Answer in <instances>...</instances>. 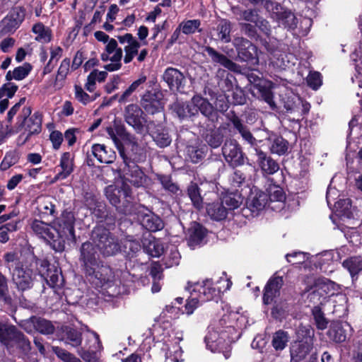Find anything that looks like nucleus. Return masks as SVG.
Wrapping results in <instances>:
<instances>
[{"mask_svg": "<svg viewBox=\"0 0 362 362\" xmlns=\"http://www.w3.org/2000/svg\"><path fill=\"white\" fill-rule=\"evenodd\" d=\"M3 260L18 291H25L33 288L37 272L50 288H62L64 286L59 263L51 264L47 258H39L33 252L25 255L16 251L7 252L4 255Z\"/></svg>", "mask_w": 362, "mask_h": 362, "instance_id": "1", "label": "nucleus"}, {"mask_svg": "<svg viewBox=\"0 0 362 362\" xmlns=\"http://www.w3.org/2000/svg\"><path fill=\"white\" fill-rule=\"evenodd\" d=\"M229 107V102L224 97L216 98L214 105L207 98L196 94L189 101L176 100L171 105L170 109L181 121L194 122L200 113L215 127Z\"/></svg>", "mask_w": 362, "mask_h": 362, "instance_id": "2", "label": "nucleus"}, {"mask_svg": "<svg viewBox=\"0 0 362 362\" xmlns=\"http://www.w3.org/2000/svg\"><path fill=\"white\" fill-rule=\"evenodd\" d=\"M78 259L85 276L95 287L106 289L112 286L115 272L110 265L100 259L92 243H82Z\"/></svg>", "mask_w": 362, "mask_h": 362, "instance_id": "3", "label": "nucleus"}, {"mask_svg": "<svg viewBox=\"0 0 362 362\" xmlns=\"http://www.w3.org/2000/svg\"><path fill=\"white\" fill-rule=\"evenodd\" d=\"M105 194L110 204L116 211L123 215H131L134 212L135 204L132 188L125 182L120 187L108 185L105 188Z\"/></svg>", "mask_w": 362, "mask_h": 362, "instance_id": "4", "label": "nucleus"}, {"mask_svg": "<svg viewBox=\"0 0 362 362\" xmlns=\"http://www.w3.org/2000/svg\"><path fill=\"white\" fill-rule=\"evenodd\" d=\"M235 332L236 330L233 326L209 328L204 337L206 348L214 353H223L227 358L230 344L235 341L233 334Z\"/></svg>", "mask_w": 362, "mask_h": 362, "instance_id": "5", "label": "nucleus"}, {"mask_svg": "<svg viewBox=\"0 0 362 362\" xmlns=\"http://www.w3.org/2000/svg\"><path fill=\"white\" fill-rule=\"evenodd\" d=\"M0 343L9 353L20 350L28 353L31 350L28 338L15 325L3 323L0 321Z\"/></svg>", "mask_w": 362, "mask_h": 362, "instance_id": "6", "label": "nucleus"}, {"mask_svg": "<svg viewBox=\"0 0 362 362\" xmlns=\"http://www.w3.org/2000/svg\"><path fill=\"white\" fill-rule=\"evenodd\" d=\"M315 331L310 325H300L296 331V339L290 346L292 362H300L305 358L313 349Z\"/></svg>", "mask_w": 362, "mask_h": 362, "instance_id": "7", "label": "nucleus"}, {"mask_svg": "<svg viewBox=\"0 0 362 362\" xmlns=\"http://www.w3.org/2000/svg\"><path fill=\"white\" fill-rule=\"evenodd\" d=\"M30 106H24L21 112L17 116L15 124V132L18 133L22 129L27 132L23 141H29L33 136L38 135L42 129V113L35 111L32 114Z\"/></svg>", "mask_w": 362, "mask_h": 362, "instance_id": "8", "label": "nucleus"}, {"mask_svg": "<svg viewBox=\"0 0 362 362\" xmlns=\"http://www.w3.org/2000/svg\"><path fill=\"white\" fill-rule=\"evenodd\" d=\"M91 239L104 257L115 256L121 251L117 238L104 224L96 225L91 233Z\"/></svg>", "mask_w": 362, "mask_h": 362, "instance_id": "9", "label": "nucleus"}, {"mask_svg": "<svg viewBox=\"0 0 362 362\" xmlns=\"http://www.w3.org/2000/svg\"><path fill=\"white\" fill-rule=\"evenodd\" d=\"M125 166L144 163L146 159V151L137 142L134 136H127L117 148Z\"/></svg>", "mask_w": 362, "mask_h": 362, "instance_id": "10", "label": "nucleus"}, {"mask_svg": "<svg viewBox=\"0 0 362 362\" xmlns=\"http://www.w3.org/2000/svg\"><path fill=\"white\" fill-rule=\"evenodd\" d=\"M266 10L270 13L271 18L274 20L279 26H282L287 30H294L298 25V18L294 12L278 2L267 0L264 3Z\"/></svg>", "mask_w": 362, "mask_h": 362, "instance_id": "11", "label": "nucleus"}, {"mask_svg": "<svg viewBox=\"0 0 362 362\" xmlns=\"http://www.w3.org/2000/svg\"><path fill=\"white\" fill-rule=\"evenodd\" d=\"M233 44L240 62L247 63L250 67L259 65L258 48L251 41L240 37L235 38Z\"/></svg>", "mask_w": 362, "mask_h": 362, "instance_id": "12", "label": "nucleus"}, {"mask_svg": "<svg viewBox=\"0 0 362 362\" xmlns=\"http://www.w3.org/2000/svg\"><path fill=\"white\" fill-rule=\"evenodd\" d=\"M186 289L192 295L197 293L203 303L211 300L217 302L221 293V289L215 286L211 279H206L202 283L188 281Z\"/></svg>", "mask_w": 362, "mask_h": 362, "instance_id": "13", "label": "nucleus"}, {"mask_svg": "<svg viewBox=\"0 0 362 362\" xmlns=\"http://www.w3.org/2000/svg\"><path fill=\"white\" fill-rule=\"evenodd\" d=\"M221 151L226 162L233 168L243 165L245 160H248L241 145L235 139H227L222 146Z\"/></svg>", "mask_w": 362, "mask_h": 362, "instance_id": "14", "label": "nucleus"}, {"mask_svg": "<svg viewBox=\"0 0 362 362\" xmlns=\"http://www.w3.org/2000/svg\"><path fill=\"white\" fill-rule=\"evenodd\" d=\"M125 122L133 127L137 134H143L147 124L145 112L136 104H129L124 108Z\"/></svg>", "mask_w": 362, "mask_h": 362, "instance_id": "15", "label": "nucleus"}, {"mask_svg": "<svg viewBox=\"0 0 362 362\" xmlns=\"http://www.w3.org/2000/svg\"><path fill=\"white\" fill-rule=\"evenodd\" d=\"M25 13L23 6L13 7L0 22L1 33L4 35L13 33L23 22Z\"/></svg>", "mask_w": 362, "mask_h": 362, "instance_id": "16", "label": "nucleus"}, {"mask_svg": "<svg viewBox=\"0 0 362 362\" xmlns=\"http://www.w3.org/2000/svg\"><path fill=\"white\" fill-rule=\"evenodd\" d=\"M141 105L146 114L160 115L165 117L164 103L160 92L146 91L141 99Z\"/></svg>", "mask_w": 362, "mask_h": 362, "instance_id": "17", "label": "nucleus"}, {"mask_svg": "<svg viewBox=\"0 0 362 362\" xmlns=\"http://www.w3.org/2000/svg\"><path fill=\"white\" fill-rule=\"evenodd\" d=\"M56 337L67 345L79 348L83 344L82 332L71 325H62L57 327Z\"/></svg>", "mask_w": 362, "mask_h": 362, "instance_id": "18", "label": "nucleus"}, {"mask_svg": "<svg viewBox=\"0 0 362 362\" xmlns=\"http://www.w3.org/2000/svg\"><path fill=\"white\" fill-rule=\"evenodd\" d=\"M75 216L72 211L67 209L62 211L58 221L59 234L64 235L67 241L76 243Z\"/></svg>", "mask_w": 362, "mask_h": 362, "instance_id": "19", "label": "nucleus"}, {"mask_svg": "<svg viewBox=\"0 0 362 362\" xmlns=\"http://www.w3.org/2000/svg\"><path fill=\"white\" fill-rule=\"evenodd\" d=\"M204 52L210 57L211 61L214 64H219L229 71L233 72H240V66L233 62L225 54L216 51L210 46L204 47Z\"/></svg>", "mask_w": 362, "mask_h": 362, "instance_id": "20", "label": "nucleus"}, {"mask_svg": "<svg viewBox=\"0 0 362 362\" xmlns=\"http://www.w3.org/2000/svg\"><path fill=\"white\" fill-rule=\"evenodd\" d=\"M171 90L181 92L185 88V77L182 72L174 67H168L162 76Z\"/></svg>", "mask_w": 362, "mask_h": 362, "instance_id": "21", "label": "nucleus"}, {"mask_svg": "<svg viewBox=\"0 0 362 362\" xmlns=\"http://www.w3.org/2000/svg\"><path fill=\"white\" fill-rule=\"evenodd\" d=\"M255 155L257 156L256 163L263 174L274 175L279 170V165L276 160L260 148H256Z\"/></svg>", "mask_w": 362, "mask_h": 362, "instance_id": "22", "label": "nucleus"}, {"mask_svg": "<svg viewBox=\"0 0 362 362\" xmlns=\"http://www.w3.org/2000/svg\"><path fill=\"white\" fill-rule=\"evenodd\" d=\"M283 285L284 279L282 276L271 277L264 288L263 303L265 305L271 304L274 299L279 296Z\"/></svg>", "mask_w": 362, "mask_h": 362, "instance_id": "23", "label": "nucleus"}, {"mask_svg": "<svg viewBox=\"0 0 362 362\" xmlns=\"http://www.w3.org/2000/svg\"><path fill=\"white\" fill-rule=\"evenodd\" d=\"M125 180L131 183L136 187L143 186L148 179V176L144 173L138 164L125 166Z\"/></svg>", "mask_w": 362, "mask_h": 362, "instance_id": "24", "label": "nucleus"}, {"mask_svg": "<svg viewBox=\"0 0 362 362\" xmlns=\"http://www.w3.org/2000/svg\"><path fill=\"white\" fill-rule=\"evenodd\" d=\"M91 154L100 163L110 164L116 158L115 151L105 144H94L91 146Z\"/></svg>", "mask_w": 362, "mask_h": 362, "instance_id": "25", "label": "nucleus"}, {"mask_svg": "<svg viewBox=\"0 0 362 362\" xmlns=\"http://www.w3.org/2000/svg\"><path fill=\"white\" fill-rule=\"evenodd\" d=\"M87 340L88 341H93V345L88 344L86 341L84 344L79 346L80 349L78 351V353L85 361L91 362L95 358V353L100 343L99 335L98 334L90 335L87 338Z\"/></svg>", "mask_w": 362, "mask_h": 362, "instance_id": "26", "label": "nucleus"}, {"mask_svg": "<svg viewBox=\"0 0 362 362\" xmlns=\"http://www.w3.org/2000/svg\"><path fill=\"white\" fill-rule=\"evenodd\" d=\"M207 234V230L201 223L194 222L188 229L187 245L191 248L199 245Z\"/></svg>", "mask_w": 362, "mask_h": 362, "instance_id": "27", "label": "nucleus"}, {"mask_svg": "<svg viewBox=\"0 0 362 362\" xmlns=\"http://www.w3.org/2000/svg\"><path fill=\"white\" fill-rule=\"evenodd\" d=\"M140 221L141 226L150 232L159 231L164 227V223L161 218L151 211L142 214Z\"/></svg>", "mask_w": 362, "mask_h": 362, "instance_id": "28", "label": "nucleus"}, {"mask_svg": "<svg viewBox=\"0 0 362 362\" xmlns=\"http://www.w3.org/2000/svg\"><path fill=\"white\" fill-rule=\"evenodd\" d=\"M28 320L39 333L44 335L56 334L57 327L52 321L35 315L31 316Z\"/></svg>", "mask_w": 362, "mask_h": 362, "instance_id": "29", "label": "nucleus"}, {"mask_svg": "<svg viewBox=\"0 0 362 362\" xmlns=\"http://www.w3.org/2000/svg\"><path fill=\"white\" fill-rule=\"evenodd\" d=\"M269 150L273 154L286 155L289 148L288 141L281 135L272 134L269 137Z\"/></svg>", "mask_w": 362, "mask_h": 362, "instance_id": "30", "label": "nucleus"}, {"mask_svg": "<svg viewBox=\"0 0 362 362\" xmlns=\"http://www.w3.org/2000/svg\"><path fill=\"white\" fill-rule=\"evenodd\" d=\"M59 166L62 168V171L54 176V180H64L73 173L74 158H71L70 152H64L62 154Z\"/></svg>", "mask_w": 362, "mask_h": 362, "instance_id": "31", "label": "nucleus"}, {"mask_svg": "<svg viewBox=\"0 0 362 362\" xmlns=\"http://www.w3.org/2000/svg\"><path fill=\"white\" fill-rule=\"evenodd\" d=\"M327 336L333 342L340 344L346 339V330L341 322L334 321L329 327Z\"/></svg>", "mask_w": 362, "mask_h": 362, "instance_id": "32", "label": "nucleus"}, {"mask_svg": "<svg viewBox=\"0 0 362 362\" xmlns=\"http://www.w3.org/2000/svg\"><path fill=\"white\" fill-rule=\"evenodd\" d=\"M229 126V123L220 126L218 129H211L206 134L204 140L206 144L212 148L220 147L224 139V136L221 132V129H226Z\"/></svg>", "mask_w": 362, "mask_h": 362, "instance_id": "33", "label": "nucleus"}, {"mask_svg": "<svg viewBox=\"0 0 362 362\" xmlns=\"http://www.w3.org/2000/svg\"><path fill=\"white\" fill-rule=\"evenodd\" d=\"M206 210L211 219L216 221H221L226 218L228 211L226 207L220 202H212L206 204Z\"/></svg>", "mask_w": 362, "mask_h": 362, "instance_id": "34", "label": "nucleus"}, {"mask_svg": "<svg viewBox=\"0 0 362 362\" xmlns=\"http://www.w3.org/2000/svg\"><path fill=\"white\" fill-rule=\"evenodd\" d=\"M269 208L274 209L276 207L282 208L286 200V194L281 187L275 186L269 190Z\"/></svg>", "mask_w": 362, "mask_h": 362, "instance_id": "35", "label": "nucleus"}, {"mask_svg": "<svg viewBox=\"0 0 362 362\" xmlns=\"http://www.w3.org/2000/svg\"><path fill=\"white\" fill-rule=\"evenodd\" d=\"M32 31L37 35L35 40L39 42L45 44L51 42L52 40V30L49 27H46L41 22L34 24Z\"/></svg>", "mask_w": 362, "mask_h": 362, "instance_id": "36", "label": "nucleus"}, {"mask_svg": "<svg viewBox=\"0 0 362 362\" xmlns=\"http://www.w3.org/2000/svg\"><path fill=\"white\" fill-rule=\"evenodd\" d=\"M151 136L159 148H165L170 145L172 139L166 129L158 127L151 133Z\"/></svg>", "mask_w": 362, "mask_h": 362, "instance_id": "37", "label": "nucleus"}, {"mask_svg": "<svg viewBox=\"0 0 362 362\" xmlns=\"http://www.w3.org/2000/svg\"><path fill=\"white\" fill-rule=\"evenodd\" d=\"M31 228L36 235L45 240L54 238L53 232L51 230L49 226L44 221H39L37 219L33 220L31 223Z\"/></svg>", "mask_w": 362, "mask_h": 362, "instance_id": "38", "label": "nucleus"}, {"mask_svg": "<svg viewBox=\"0 0 362 362\" xmlns=\"http://www.w3.org/2000/svg\"><path fill=\"white\" fill-rule=\"evenodd\" d=\"M288 340L289 335L288 332L283 329H279L272 335V346L275 351H281L286 348Z\"/></svg>", "mask_w": 362, "mask_h": 362, "instance_id": "39", "label": "nucleus"}, {"mask_svg": "<svg viewBox=\"0 0 362 362\" xmlns=\"http://www.w3.org/2000/svg\"><path fill=\"white\" fill-rule=\"evenodd\" d=\"M267 206L269 207L268 194L263 192L256 193L255 196L249 203V208L252 212H259Z\"/></svg>", "mask_w": 362, "mask_h": 362, "instance_id": "40", "label": "nucleus"}, {"mask_svg": "<svg viewBox=\"0 0 362 362\" xmlns=\"http://www.w3.org/2000/svg\"><path fill=\"white\" fill-rule=\"evenodd\" d=\"M232 25L230 21L227 19H221L217 25L218 39L224 43L230 42V32Z\"/></svg>", "mask_w": 362, "mask_h": 362, "instance_id": "41", "label": "nucleus"}, {"mask_svg": "<svg viewBox=\"0 0 362 362\" xmlns=\"http://www.w3.org/2000/svg\"><path fill=\"white\" fill-rule=\"evenodd\" d=\"M156 177L165 191L173 194H178L179 192H181L177 184L173 182L170 175L157 174Z\"/></svg>", "mask_w": 362, "mask_h": 362, "instance_id": "42", "label": "nucleus"}, {"mask_svg": "<svg viewBox=\"0 0 362 362\" xmlns=\"http://www.w3.org/2000/svg\"><path fill=\"white\" fill-rule=\"evenodd\" d=\"M69 67L70 59L69 58L64 59L58 69L55 81L54 83V86L56 88L60 89L63 87L64 84L62 82L66 79V76L69 74Z\"/></svg>", "mask_w": 362, "mask_h": 362, "instance_id": "43", "label": "nucleus"}, {"mask_svg": "<svg viewBox=\"0 0 362 362\" xmlns=\"http://www.w3.org/2000/svg\"><path fill=\"white\" fill-rule=\"evenodd\" d=\"M342 266L346 269L351 276L354 277L362 271V258L361 257H351L345 259Z\"/></svg>", "mask_w": 362, "mask_h": 362, "instance_id": "44", "label": "nucleus"}, {"mask_svg": "<svg viewBox=\"0 0 362 362\" xmlns=\"http://www.w3.org/2000/svg\"><path fill=\"white\" fill-rule=\"evenodd\" d=\"M316 327L320 330H324L327 327L329 320L326 318L322 308L320 305L314 306L311 310Z\"/></svg>", "mask_w": 362, "mask_h": 362, "instance_id": "45", "label": "nucleus"}, {"mask_svg": "<svg viewBox=\"0 0 362 362\" xmlns=\"http://www.w3.org/2000/svg\"><path fill=\"white\" fill-rule=\"evenodd\" d=\"M187 195L194 208L199 210L203 207V198L201 196L200 189L197 184L192 183L188 186Z\"/></svg>", "mask_w": 362, "mask_h": 362, "instance_id": "46", "label": "nucleus"}, {"mask_svg": "<svg viewBox=\"0 0 362 362\" xmlns=\"http://www.w3.org/2000/svg\"><path fill=\"white\" fill-rule=\"evenodd\" d=\"M0 301L9 307L13 305V299L9 294L8 279L1 272H0Z\"/></svg>", "mask_w": 362, "mask_h": 362, "instance_id": "47", "label": "nucleus"}, {"mask_svg": "<svg viewBox=\"0 0 362 362\" xmlns=\"http://www.w3.org/2000/svg\"><path fill=\"white\" fill-rule=\"evenodd\" d=\"M236 132H238L243 139L251 147H252L256 151L257 148H259L257 144L258 141L255 139L253 134L251 133L249 127L247 125H245L243 123L238 126L235 129H234Z\"/></svg>", "mask_w": 362, "mask_h": 362, "instance_id": "48", "label": "nucleus"}, {"mask_svg": "<svg viewBox=\"0 0 362 362\" xmlns=\"http://www.w3.org/2000/svg\"><path fill=\"white\" fill-rule=\"evenodd\" d=\"M201 21L199 19L185 20L180 23L179 28L185 35L194 34L196 32L201 33L202 30L199 28Z\"/></svg>", "mask_w": 362, "mask_h": 362, "instance_id": "49", "label": "nucleus"}, {"mask_svg": "<svg viewBox=\"0 0 362 362\" xmlns=\"http://www.w3.org/2000/svg\"><path fill=\"white\" fill-rule=\"evenodd\" d=\"M235 14L238 16V21H245L255 23L259 15L256 9H241L240 8H236V11H234Z\"/></svg>", "mask_w": 362, "mask_h": 362, "instance_id": "50", "label": "nucleus"}, {"mask_svg": "<svg viewBox=\"0 0 362 362\" xmlns=\"http://www.w3.org/2000/svg\"><path fill=\"white\" fill-rule=\"evenodd\" d=\"M240 32L252 40L257 41L259 35L257 33L256 24L250 23H239Z\"/></svg>", "mask_w": 362, "mask_h": 362, "instance_id": "51", "label": "nucleus"}, {"mask_svg": "<svg viewBox=\"0 0 362 362\" xmlns=\"http://www.w3.org/2000/svg\"><path fill=\"white\" fill-rule=\"evenodd\" d=\"M54 238L52 239H47L46 241L49 243L52 248L56 252H63L65 249V242L67 240L64 235L59 234V231L53 232Z\"/></svg>", "mask_w": 362, "mask_h": 362, "instance_id": "52", "label": "nucleus"}, {"mask_svg": "<svg viewBox=\"0 0 362 362\" xmlns=\"http://www.w3.org/2000/svg\"><path fill=\"white\" fill-rule=\"evenodd\" d=\"M33 69V66L28 63L25 62L22 66L16 67L13 70L14 79L16 81H21L25 78Z\"/></svg>", "mask_w": 362, "mask_h": 362, "instance_id": "53", "label": "nucleus"}, {"mask_svg": "<svg viewBox=\"0 0 362 362\" xmlns=\"http://www.w3.org/2000/svg\"><path fill=\"white\" fill-rule=\"evenodd\" d=\"M221 202L226 207L227 211L228 210H234L238 209L241 202L236 197V194L230 193L223 196Z\"/></svg>", "mask_w": 362, "mask_h": 362, "instance_id": "54", "label": "nucleus"}, {"mask_svg": "<svg viewBox=\"0 0 362 362\" xmlns=\"http://www.w3.org/2000/svg\"><path fill=\"white\" fill-rule=\"evenodd\" d=\"M140 46V43L136 40V42L131 43V45H128L124 47V50L125 52V55L124 57V62L125 64H129L133 60L134 56L138 54Z\"/></svg>", "mask_w": 362, "mask_h": 362, "instance_id": "55", "label": "nucleus"}, {"mask_svg": "<svg viewBox=\"0 0 362 362\" xmlns=\"http://www.w3.org/2000/svg\"><path fill=\"white\" fill-rule=\"evenodd\" d=\"M109 211L110 209L107 207V204L103 201H100L92 208V214L98 223L102 218L107 216Z\"/></svg>", "mask_w": 362, "mask_h": 362, "instance_id": "56", "label": "nucleus"}, {"mask_svg": "<svg viewBox=\"0 0 362 362\" xmlns=\"http://www.w3.org/2000/svg\"><path fill=\"white\" fill-rule=\"evenodd\" d=\"M18 161V157L15 151L7 152L0 164V170L5 171Z\"/></svg>", "mask_w": 362, "mask_h": 362, "instance_id": "57", "label": "nucleus"}, {"mask_svg": "<svg viewBox=\"0 0 362 362\" xmlns=\"http://www.w3.org/2000/svg\"><path fill=\"white\" fill-rule=\"evenodd\" d=\"M203 302H202L200 298L197 293H194L187 298V302L185 305V313L187 315H192L194 310L199 307Z\"/></svg>", "mask_w": 362, "mask_h": 362, "instance_id": "58", "label": "nucleus"}, {"mask_svg": "<svg viewBox=\"0 0 362 362\" xmlns=\"http://www.w3.org/2000/svg\"><path fill=\"white\" fill-rule=\"evenodd\" d=\"M262 99L270 106L274 105V94L270 87H267L264 83L257 88Z\"/></svg>", "mask_w": 362, "mask_h": 362, "instance_id": "59", "label": "nucleus"}, {"mask_svg": "<svg viewBox=\"0 0 362 362\" xmlns=\"http://www.w3.org/2000/svg\"><path fill=\"white\" fill-rule=\"evenodd\" d=\"M188 153L191 161L194 163H199L205 157V152L204 148L191 146L188 149Z\"/></svg>", "mask_w": 362, "mask_h": 362, "instance_id": "60", "label": "nucleus"}, {"mask_svg": "<svg viewBox=\"0 0 362 362\" xmlns=\"http://www.w3.org/2000/svg\"><path fill=\"white\" fill-rule=\"evenodd\" d=\"M232 98L235 105H242L247 102L245 90L238 86H236L233 90Z\"/></svg>", "mask_w": 362, "mask_h": 362, "instance_id": "61", "label": "nucleus"}, {"mask_svg": "<svg viewBox=\"0 0 362 362\" xmlns=\"http://www.w3.org/2000/svg\"><path fill=\"white\" fill-rule=\"evenodd\" d=\"M74 88L76 98L83 105H87L95 100V98H91L79 85H75Z\"/></svg>", "mask_w": 362, "mask_h": 362, "instance_id": "62", "label": "nucleus"}, {"mask_svg": "<svg viewBox=\"0 0 362 362\" xmlns=\"http://www.w3.org/2000/svg\"><path fill=\"white\" fill-rule=\"evenodd\" d=\"M18 89V86L13 82H7L4 83L0 88V90L6 96L8 99L12 98Z\"/></svg>", "mask_w": 362, "mask_h": 362, "instance_id": "63", "label": "nucleus"}, {"mask_svg": "<svg viewBox=\"0 0 362 362\" xmlns=\"http://www.w3.org/2000/svg\"><path fill=\"white\" fill-rule=\"evenodd\" d=\"M148 250L151 256L153 257H159L164 252L163 245L158 242H150L148 245Z\"/></svg>", "mask_w": 362, "mask_h": 362, "instance_id": "64", "label": "nucleus"}]
</instances>
